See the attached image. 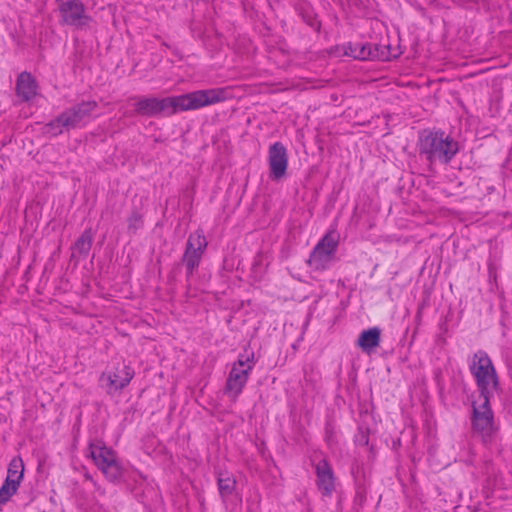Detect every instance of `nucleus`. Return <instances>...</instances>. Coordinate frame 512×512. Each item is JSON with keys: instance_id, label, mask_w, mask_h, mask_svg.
I'll return each instance as SVG.
<instances>
[{"instance_id": "nucleus-18", "label": "nucleus", "mask_w": 512, "mask_h": 512, "mask_svg": "<svg viewBox=\"0 0 512 512\" xmlns=\"http://www.w3.org/2000/svg\"><path fill=\"white\" fill-rule=\"evenodd\" d=\"M218 490L223 500L230 497L236 488V480L228 474H220L218 477Z\"/></svg>"}, {"instance_id": "nucleus-20", "label": "nucleus", "mask_w": 512, "mask_h": 512, "mask_svg": "<svg viewBox=\"0 0 512 512\" xmlns=\"http://www.w3.org/2000/svg\"><path fill=\"white\" fill-rule=\"evenodd\" d=\"M143 226L142 216L138 212H133L128 218V229L135 233Z\"/></svg>"}, {"instance_id": "nucleus-5", "label": "nucleus", "mask_w": 512, "mask_h": 512, "mask_svg": "<svg viewBox=\"0 0 512 512\" xmlns=\"http://www.w3.org/2000/svg\"><path fill=\"white\" fill-rule=\"evenodd\" d=\"M88 453L108 481L116 483L123 478L124 468L118 460L116 452L107 447L104 442L101 440L90 442Z\"/></svg>"}, {"instance_id": "nucleus-7", "label": "nucleus", "mask_w": 512, "mask_h": 512, "mask_svg": "<svg viewBox=\"0 0 512 512\" xmlns=\"http://www.w3.org/2000/svg\"><path fill=\"white\" fill-rule=\"evenodd\" d=\"M135 375L134 369L125 361H117L102 372L99 386L109 395H115L127 387Z\"/></svg>"}, {"instance_id": "nucleus-19", "label": "nucleus", "mask_w": 512, "mask_h": 512, "mask_svg": "<svg viewBox=\"0 0 512 512\" xmlns=\"http://www.w3.org/2000/svg\"><path fill=\"white\" fill-rule=\"evenodd\" d=\"M18 488V484H13L4 480L0 487V505H5L11 497L16 494Z\"/></svg>"}, {"instance_id": "nucleus-21", "label": "nucleus", "mask_w": 512, "mask_h": 512, "mask_svg": "<svg viewBox=\"0 0 512 512\" xmlns=\"http://www.w3.org/2000/svg\"><path fill=\"white\" fill-rule=\"evenodd\" d=\"M359 57L362 58V59H365V55H364L363 51L361 52V55Z\"/></svg>"}, {"instance_id": "nucleus-4", "label": "nucleus", "mask_w": 512, "mask_h": 512, "mask_svg": "<svg viewBox=\"0 0 512 512\" xmlns=\"http://www.w3.org/2000/svg\"><path fill=\"white\" fill-rule=\"evenodd\" d=\"M97 107L98 104L94 100L77 103L47 123L44 127L45 133L50 136H58L65 130L84 127L92 118V113Z\"/></svg>"}, {"instance_id": "nucleus-14", "label": "nucleus", "mask_w": 512, "mask_h": 512, "mask_svg": "<svg viewBox=\"0 0 512 512\" xmlns=\"http://www.w3.org/2000/svg\"><path fill=\"white\" fill-rule=\"evenodd\" d=\"M38 85L35 78L29 72H22L16 81V94L23 101H30L37 94Z\"/></svg>"}, {"instance_id": "nucleus-17", "label": "nucleus", "mask_w": 512, "mask_h": 512, "mask_svg": "<svg viewBox=\"0 0 512 512\" xmlns=\"http://www.w3.org/2000/svg\"><path fill=\"white\" fill-rule=\"evenodd\" d=\"M24 475V463L20 456H15L11 459L8 469L7 476L5 481H8L13 484H18L20 486L21 481L23 480Z\"/></svg>"}, {"instance_id": "nucleus-9", "label": "nucleus", "mask_w": 512, "mask_h": 512, "mask_svg": "<svg viewBox=\"0 0 512 512\" xmlns=\"http://www.w3.org/2000/svg\"><path fill=\"white\" fill-rule=\"evenodd\" d=\"M207 245L208 242L202 229H197L189 235L182 256V263L185 265L188 278L192 276L194 271L198 268Z\"/></svg>"}, {"instance_id": "nucleus-23", "label": "nucleus", "mask_w": 512, "mask_h": 512, "mask_svg": "<svg viewBox=\"0 0 512 512\" xmlns=\"http://www.w3.org/2000/svg\"><path fill=\"white\" fill-rule=\"evenodd\" d=\"M96 489H99V486H97V483L93 482Z\"/></svg>"}, {"instance_id": "nucleus-1", "label": "nucleus", "mask_w": 512, "mask_h": 512, "mask_svg": "<svg viewBox=\"0 0 512 512\" xmlns=\"http://www.w3.org/2000/svg\"><path fill=\"white\" fill-rule=\"evenodd\" d=\"M231 98L228 87L197 90L165 98L135 97L134 114L144 117L171 116L179 111L198 110Z\"/></svg>"}, {"instance_id": "nucleus-13", "label": "nucleus", "mask_w": 512, "mask_h": 512, "mask_svg": "<svg viewBox=\"0 0 512 512\" xmlns=\"http://www.w3.org/2000/svg\"><path fill=\"white\" fill-rule=\"evenodd\" d=\"M316 483L323 496L330 497L335 490V477L332 467L326 459L320 460L315 465Z\"/></svg>"}, {"instance_id": "nucleus-2", "label": "nucleus", "mask_w": 512, "mask_h": 512, "mask_svg": "<svg viewBox=\"0 0 512 512\" xmlns=\"http://www.w3.org/2000/svg\"><path fill=\"white\" fill-rule=\"evenodd\" d=\"M417 149L419 156L429 167L448 165L460 151L459 142L440 129H424L419 132Z\"/></svg>"}, {"instance_id": "nucleus-15", "label": "nucleus", "mask_w": 512, "mask_h": 512, "mask_svg": "<svg viewBox=\"0 0 512 512\" xmlns=\"http://www.w3.org/2000/svg\"><path fill=\"white\" fill-rule=\"evenodd\" d=\"M381 330L378 327H372L367 330H363L357 340V345L364 352H371L380 344Z\"/></svg>"}, {"instance_id": "nucleus-22", "label": "nucleus", "mask_w": 512, "mask_h": 512, "mask_svg": "<svg viewBox=\"0 0 512 512\" xmlns=\"http://www.w3.org/2000/svg\"><path fill=\"white\" fill-rule=\"evenodd\" d=\"M96 489H99V486H97V483L93 482Z\"/></svg>"}, {"instance_id": "nucleus-12", "label": "nucleus", "mask_w": 512, "mask_h": 512, "mask_svg": "<svg viewBox=\"0 0 512 512\" xmlns=\"http://www.w3.org/2000/svg\"><path fill=\"white\" fill-rule=\"evenodd\" d=\"M268 165L272 180H279L286 175L288 167L287 149L281 142L270 145L268 150Z\"/></svg>"}, {"instance_id": "nucleus-3", "label": "nucleus", "mask_w": 512, "mask_h": 512, "mask_svg": "<svg viewBox=\"0 0 512 512\" xmlns=\"http://www.w3.org/2000/svg\"><path fill=\"white\" fill-rule=\"evenodd\" d=\"M468 367L479 392V398L487 401V397H493L499 388V377L487 352L477 350L469 360Z\"/></svg>"}, {"instance_id": "nucleus-11", "label": "nucleus", "mask_w": 512, "mask_h": 512, "mask_svg": "<svg viewBox=\"0 0 512 512\" xmlns=\"http://www.w3.org/2000/svg\"><path fill=\"white\" fill-rule=\"evenodd\" d=\"M61 22L66 25L82 27L90 20L86 14L85 6L81 0L61 1L58 6Z\"/></svg>"}, {"instance_id": "nucleus-6", "label": "nucleus", "mask_w": 512, "mask_h": 512, "mask_svg": "<svg viewBox=\"0 0 512 512\" xmlns=\"http://www.w3.org/2000/svg\"><path fill=\"white\" fill-rule=\"evenodd\" d=\"M254 365L253 352L250 354H240L237 361L232 365L226 380L224 392L233 402H236L239 395L242 393Z\"/></svg>"}, {"instance_id": "nucleus-16", "label": "nucleus", "mask_w": 512, "mask_h": 512, "mask_svg": "<svg viewBox=\"0 0 512 512\" xmlns=\"http://www.w3.org/2000/svg\"><path fill=\"white\" fill-rule=\"evenodd\" d=\"M93 242V233L91 229H86L76 240L72 247V257L78 255L86 257L91 249Z\"/></svg>"}, {"instance_id": "nucleus-10", "label": "nucleus", "mask_w": 512, "mask_h": 512, "mask_svg": "<svg viewBox=\"0 0 512 512\" xmlns=\"http://www.w3.org/2000/svg\"><path fill=\"white\" fill-rule=\"evenodd\" d=\"M491 398L487 397V401L481 399L482 403L479 406H473L472 426L474 431L481 435L484 442L491 440L495 430L493 412L489 404Z\"/></svg>"}, {"instance_id": "nucleus-8", "label": "nucleus", "mask_w": 512, "mask_h": 512, "mask_svg": "<svg viewBox=\"0 0 512 512\" xmlns=\"http://www.w3.org/2000/svg\"><path fill=\"white\" fill-rule=\"evenodd\" d=\"M338 248L337 240L327 233L315 245L310 253L307 264L314 271H325L335 262Z\"/></svg>"}]
</instances>
